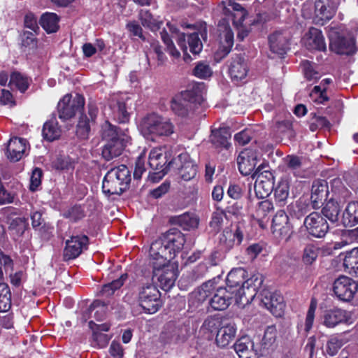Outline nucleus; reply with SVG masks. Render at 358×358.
Here are the masks:
<instances>
[{
	"label": "nucleus",
	"mask_w": 358,
	"mask_h": 358,
	"mask_svg": "<svg viewBox=\"0 0 358 358\" xmlns=\"http://www.w3.org/2000/svg\"><path fill=\"white\" fill-rule=\"evenodd\" d=\"M206 87L203 83H196L175 95L171 101V109L180 117H186L191 115L197 106L204 101Z\"/></svg>",
	"instance_id": "f257e3e1"
},
{
	"label": "nucleus",
	"mask_w": 358,
	"mask_h": 358,
	"mask_svg": "<svg viewBox=\"0 0 358 358\" xmlns=\"http://www.w3.org/2000/svg\"><path fill=\"white\" fill-rule=\"evenodd\" d=\"M140 131L147 140L157 141L160 138L173 134L175 126L169 118L152 113L141 120Z\"/></svg>",
	"instance_id": "f03ea898"
},
{
	"label": "nucleus",
	"mask_w": 358,
	"mask_h": 358,
	"mask_svg": "<svg viewBox=\"0 0 358 358\" xmlns=\"http://www.w3.org/2000/svg\"><path fill=\"white\" fill-rule=\"evenodd\" d=\"M131 180V171L127 166L113 167L104 176L102 191L108 196L120 195L129 188Z\"/></svg>",
	"instance_id": "7ed1b4c3"
},
{
	"label": "nucleus",
	"mask_w": 358,
	"mask_h": 358,
	"mask_svg": "<svg viewBox=\"0 0 358 358\" xmlns=\"http://www.w3.org/2000/svg\"><path fill=\"white\" fill-rule=\"evenodd\" d=\"M214 289V282L208 281L194 293L195 298L199 302H203L212 296L208 301L211 308L215 310H224L231 304L234 294L225 287H219L213 293Z\"/></svg>",
	"instance_id": "20e7f679"
},
{
	"label": "nucleus",
	"mask_w": 358,
	"mask_h": 358,
	"mask_svg": "<svg viewBox=\"0 0 358 358\" xmlns=\"http://www.w3.org/2000/svg\"><path fill=\"white\" fill-rule=\"evenodd\" d=\"M329 48L338 55H352L356 52L355 40L352 34L344 31H333L329 36Z\"/></svg>",
	"instance_id": "39448f33"
},
{
	"label": "nucleus",
	"mask_w": 358,
	"mask_h": 358,
	"mask_svg": "<svg viewBox=\"0 0 358 358\" xmlns=\"http://www.w3.org/2000/svg\"><path fill=\"white\" fill-rule=\"evenodd\" d=\"M138 301L145 313H155L161 306L160 292L155 285L148 283L139 289Z\"/></svg>",
	"instance_id": "423d86ee"
},
{
	"label": "nucleus",
	"mask_w": 358,
	"mask_h": 358,
	"mask_svg": "<svg viewBox=\"0 0 358 358\" xmlns=\"http://www.w3.org/2000/svg\"><path fill=\"white\" fill-rule=\"evenodd\" d=\"M84 105L85 99L82 95L76 94L72 97L71 94H66L57 104L59 118L63 121L72 118L83 109Z\"/></svg>",
	"instance_id": "0eeeda50"
},
{
	"label": "nucleus",
	"mask_w": 358,
	"mask_h": 358,
	"mask_svg": "<svg viewBox=\"0 0 358 358\" xmlns=\"http://www.w3.org/2000/svg\"><path fill=\"white\" fill-rule=\"evenodd\" d=\"M262 164L256 169L252 174V178H256L254 188L258 198L267 197L273 190L274 177L273 173L268 171H262Z\"/></svg>",
	"instance_id": "6e6552de"
},
{
	"label": "nucleus",
	"mask_w": 358,
	"mask_h": 358,
	"mask_svg": "<svg viewBox=\"0 0 358 358\" xmlns=\"http://www.w3.org/2000/svg\"><path fill=\"white\" fill-rule=\"evenodd\" d=\"M173 259V255L169 250L162 238L159 237L151 243L150 248V264L153 266H164L171 259Z\"/></svg>",
	"instance_id": "1a4fd4ad"
},
{
	"label": "nucleus",
	"mask_w": 358,
	"mask_h": 358,
	"mask_svg": "<svg viewBox=\"0 0 358 358\" xmlns=\"http://www.w3.org/2000/svg\"><path fill=\"white\" fill-rule=\"evenodd\" d=\"M358 289V285L352 278L341 275L334 282L333 291L336 297L343 301H351Z\"/></svg>",
	"instance_id": "9d476101"
},
{
	"label": "nucleus",
	"mask_w": 358,
	"mask_h": 358,
	"mask_svg": "<svg viewBox=\"0 0 358 358\" xmlns=\"http://www.w3.org/2000/svg\"><path fill=\"white\" fill-rule=\"evenodd\" d=\"M247 272L242 268L231 270L227 277V289L231 290L237 299L242 300L245 296V277Z\"/></svg>",
	"instance_id": "9b49d317"
},
{
	"label": "nucleus",
	"mask_w": 358,
	"mask_h": 358,
	"mask_svg": "<svg viewBox=\"0 0 358 358\" xmlns=\"http://www.w3.org/2000/svg\"><path fill=\"white\" fill-rule=\"evenodd\" d=\"M303 224L308 233L315 238H323L329 227L326 219L320 213L313 212L304 220Z\"/></svg>",
	"instance_id": "f8f14e48"
},
{
	"label": "nucleus",
	"mask_w": 358,
	"mask_h": 358,
	"mask_svg": "<svg viewBox=\"0 0 358 358\" xmlns=\"http://www.w3.org/2000/svg\"><path fill=\"white\" fill-rule=\"evenodd\" d=\"M152 280L157 281L160 287L168 291L173 287L177 278L176 271L171 265L166 264L164 266H153Z\"/></svg>",
	"instance_id": "ddd939ff"
},
{
	"label": "nucleus",
	"mask_w": 358,
	"mask_h": 358,
	"mask_svg": "<svg viewBox=\"0 0 358 358\" xmlns=\"http://www.w3.org/2000/svg\"><path fill=\"white\" fill-rule=\"evenodd\" d=\"M172 161L168 162L167 155L162 149H153L149 154L148 164L155 171V178L161 179L168 172Z\"/></svg>",
	"instance_id": "4468645a"
},
{
	"label": "nucleus",
	"mask_w": 358,
	"mask_h": 358,
	"mask_svg": "<svg viewBox=\"0 0 358 358\" xmlns=\"http://www.w3.org/2000/svg\"><path fill=\"white\" fill-rule=\"evenodd\" d=\"M272 234L278 240L287 241L292 233V227L289 222V217L284 210L276 213L272 220Z\"/></svg>",
	"instance_id": "2eb2a0df"
},
{
	"label": "nucleus",
	"mask_w": 358,
	"mask_h": 358,
	"mask_svg": "<svg viewBox=\"0 0 358 358\" xmlns=\"http://www.w3.org/2000/svg\"><path fill=\"white\" fill-rule=\"evenodd\" d=\"M89 238L85 235L73 236L66 241L64 250L65 260L73 259L78 257L85 250L87 249Z\"/></svg>",
	"instance_id": "dca6fc26"
},
{
	"label": "nucleus",
	"mask_w": 358,
	"mask_h": 358,
	"mask_svg": "<svg viewBox=\"0 0 358 358\" xmlns=\"http://www.w3.org/2000/svg\"><path fill=\"white\" fill-rule=\"evenodd\" d=\"M258 162V154L252 149H245L237 157V164L240 173L243 176L253 174Z\"/></svg>",
	"instance_id": "f3484780"
},
{
	"label": "nucleus",
	"mask_w": 358,
	"mask_h": 358,
	"mask_svg": "<svg viewBox=\"0 0 358 358\" xmlns=\"http://www.w3.org/2000/svg\"><path fill=\"white\" fill-rule=\"evenodd\" d=\"M322 319V323L326 327L334 328L341 324L350 322L351 314L343 309L334 308L324 311Z\"/></svg>",
	"instance_id": "a211bd4d"
},
{
	"label": "nucleus",
	"mask_w": 358,
	"mask_h": 358,
	"mask_svg": "<svg viewBox=\"0 0 358 358\" xmlns=\"http://www.w3.org/2000/svg\"><path fill=\"white\" fill-rule=\"evenodd\" d=\"M129 139V137L127 134H122L117 138L106 141L102 150L103 157L109 161L120 156L124 150Z\"/></svg>",
	"instance_id": "6ab92c4d"
},
{
	"label": "nucleus",
	"mask_w": 358,
	"mask_h": 358,
	"mask_svg": "<svg viewBox=\"0 0 358 358\" xmlns=\"http://www.w3.org/2000/svg\"><path fill=\"white\" fill-rule=\"evenodd\" d=\"M236 330V324L233 320L224 319L217 332L215 342L217 346L225 348L229 345L235 338Z\"/></svg>",
	"instance_id": "aec40b11"
},
{
	"label": "nucleus",
	"mask_w": 358,
	"mask_h": 358,
	"mask_svg": "<svg viewBox=\"0 0 358 358\" xmlns=\"http://www.w3.org/2000/svg\"><path fill=\"white\" fill-rule=\"evenodd\" d=\"M169 250L176 257L184 246L186 241L185 235L176 229H171L162 236Z\"/></svg>",
	"instance_id": "412c9836"
},
{
	"label": "nucleus",
	"mask_w": 358,
	"mask_h": 358,
	"mask_svg": "<svg viewBox=\"0 0 358 358\" xmlns=\"http://www.w3.org/2000/svg\"><path fill=\"white\" fill-rule=\"evenodd\" d=\"M248 64L246 59L240 55L231 58L229 73L232 80L239 82L246 78L248 73Z\"/></svg>",
	"instance_id": "4be33fe9"
},
{
	"label": "nucleus",
	"mask_w": 358,
	"mask_h": 358,
	"mask_svg": "<svg viewBox=\"0 0 358 358\" xmlns=\"http://www.w3.org/2000/svg\"><path fill=\"white\" fill-rule=\"evenodd\" d=\"M27 148L26 139L19 137L12 138L7 146L6 155L11 162H17L25 155Z\"/></svg>",
	"instance_id": "5701e85b"
},
{
	"label": "nucleus",
	"mask_w": 358,
	"mask_h": 358,
	"mask_svg": "<svg viewBox=\"0 0 358 358\" xmlns=\"http://www.w3.org/2000/svg\"><path fill=\"white\" fill-rule=\"evenodd\" d=\"M338 6L336 0H316L315 3V17L318 21L329 20L334 16Z\"/></svg>",
	"instance_id": "b1692460"
},
{
	"label": "nucleus",
	"mask_w": 358,
	"mask_h": 358,
	"mask_svg": "<svg viewBox=\"0 0 358 358\" xmlns=\"http://www.w3.org/2000/svg\"><path fill=\"white\" fill-rule=\"evenodd\" d=\"M264 306L276 317H281L284 313L285 303L283 296L278 293H268L262 299Z\"/></svg>",
	"instance_id": "393cba45"
},
{
	"label": "nucleus",
	"mask_w": 358,
	"mask_h": 358,
	"mask_svg": "<svg viewBox=\"0 0 358 358\" xmlns=\"http://www.w3.org/2000/svg\"><path fill=\"white\" fill-rule=\"evenodd\" d=\"M303 40L308 49L324 51L327 48L322 33L317 28H310Z\"/></svg>",
	"instance_id": "a878e982"
},
{
	"label": "nucleus",
	"mask_w": 358,
	"mask_h": 358,
	"mask_svg": "<svg viewBox=\"0 0 358 358\" xmlns=\"http://www.w3.org/2000/svg\"><path fill=\"white\" fill-rule=\"evenodd\" d=\"M328 194L327 183L325 180H315L312 185L310 201L314 209L322 206Z\"/></svg>",
	"instance_id": "bb28decb"
},
{
	"label": "nucleus",
	"mask_w": 358,
	"mask_h": 358,
	"mask_svg": "<svg viewBox=\"0 0 358 358\" xmlns=\"http://www.w3.org/2000/svg\"><path fill=\"white\" fill-rule=\"evenodd\" d=\"M220 31V45L216 55L220 58L227 55L234 45V33L229 25H219Z\"/></svg>",
	"instance_id": "cd10ccee"
},
{
	"label": "nucleus",
	"mask_w": 358,
	"mask_h": 358,
	"mask_svg": "<svg viewBox=\"0 0 358 358\" xmlns=\"http://www.w3.org/2000/svg\"><path fill=\"white\" fill-rule=\"evenodd\" d=\"M289 37L285 32L275 31L268 37L271 50L279 55H283L289 49Z\"/></svg>",
	"instance_id": "c85d7f7f"
},
{
	"label": "nucleus",
	"mask_w": 358,
	"mask_h": 358,
	"mask_svg": "<svg viewBox=\"0 0 358 358\" xmlns=\"http://www.w3.org/2000/svg\"><path fill=\"white\" fill-rule=\"evenodd\" d=\"M178 160L181 163L179 168V174L181 178L188 181L195 177L196 174V166L190 159L187 153H182L178 155Z\"/></svg>",
	"instance_id": "c756f323"
},
{
	"label": "nucleus",
	"mask_w": 358,
	"mask_h": 358,
	"mask_svg": "<svg viewBox=\"0 0 358 358\" xmlns=\"http://www.w3.org/2000/svg\"><path fill=\"white\" fill-rule=\"evenodd\" d=\"M234 348L239 358H255L254 343L248 337H242L236 341Z\"/></svg>",
	"instance_id": "7c9ffc66"
},
{
	"label": "nucleus",
	"mask_w": 358,
	"mask_h": 358,
	"mask_svg": "<svg viewBox=\"0 0 358 358\" xmlns=\"http://www.w3.org/2000/svg\"><path fill=\"white\" fill-rule=\"evenodd\" d=\"M110 108L112 111L113 118L120 123H124L129 120V113L127 111V103L122 99H113Z\"/></svg>",
	"instance_id": "2f4dec72"
},
{
	"label": "nucleus",
	"mask_w": 358,
	"mask_h": 358,
	"mask_svg": "<svg viewBox=\"0 0 358 358\" xmlns=\"http://www.w3.org/2000/svg\"><path fill=\"white\" fill-rule=\"evenodd\" d=\"M231 134L229 128L223 127L218 130H214L210 135V141L216 148L228 149L231 144L229 140Z\"/></svg>",
	"instance_id": "473e14b6"
},
{
	"label": "nucleus",
	"mask_w": 358,
	"mask_h": 358,
	"mask_svg": "<svg viewBox=\"0 0 358 358\" xmlns=\"http://www.w3.org/2000/svg\"><path fill=\"white\" fill-rule=\"evenodd\" d=\"M341 222L344 227H353L358 224V202H350L343 213Z\"/></svg>",
	"instance_id": "72a5a7b5"
},
{
	"label": "nucleus",
	"mask_w": 358,
	"mask_h": 358,
	"mask_svg": "<svg viewBox=\"0 0 358 358\" xmlns=\"http://www.w3.org/2000/svg\"><path fill=\"white\" fill-rule=\"evenodd\" d=\"M343 266L345 271L350 275L358 277V248L346 252Z\"/></svg>",
	"instance_id": "f704fd0d"
},
{
	"label": "nucleus",
	"mask_w": 358,
	"mask_h": 358,
	"mask_svg": "<svg viewBox=\"0 0 358 358\" xmlns=\"http://www.w3.org/2000/svg\"><path fill=\"white\" fill-rule=\"evenodd\" d=\"M274 202L279 207L285 206L287 203L289 195V184L287 180L280 181L273 189Z\"/></svg>",
	"instance_id": "c9c22d12"
},
{
	"label": "nucleus",
	"mask_w": 358,
	"mask_h": 358,
	"mask_svg": "<svg viewBox=\"0 0 358 358\" xmlns=\"http://www.w3.org/2000/svg\"><path fill=\"white\" fill-rule=\"evenodd\" d=\"M243 238L242 231L239 228H237L234 232L227 231L220 240L226 250H229L234 246L241 245Z\"/></svg>",
	"instance_id": "e433bc0d"
},
{
	"label": "nucleus",
	"mask_w": 358,
	"mask_h": 358,
	"mask_svg": "<svg viewBox=\"0 0 358 358\" xmlns=\"http://www.w3.org/2000/svg\"><path fill=\"white\" fill-rule=\"evenodd\" d=\"M42 132L44 138L49 141H52L60 136L61 129L58 126L55 117L50 119L44 124Z\"/></svg>",
	"instance_id": "4c0bfd02"
},
{
	"label": "nucleus",
	"mask_w": 358,
	"mask_h": 358,
	"mask_svg": "<svg viewBox=\"0 0 358 358\" xmlns=\"http://www.w3.org/2000/svg\"><path fill=\"white\" fill-rule=\"evenodd\" d=\"M100 135L103 140L108 141L119 138L124 132L119 131L116 126L111 124L108 120H106L101 127Z\"/></svg>",
	"instance_id": "58836bf2"
},
{
	"label": "nucleus",
	"mask_w": 358,
	"mask_h": 358,
	"mask_svg": "<svg viewBox=\"0 0 358 358\" xmlns=\"http://www.w3.org/2000/svg\"><path fill=\"white\" fill-rule=\"evenodd\" d=\"M59 18L55 13H46L43 14L40 20L41 27L48 33L56 32L59 28Z\"/></svg>",
	"instance_id": "ea45409f"
},
{
	"label": "nucleus",
	"mask_w": 358,
	"mask_h": 358,
	"mask_svg": "<svg viewBox=\"0 0 358 358\" xmlns=\"http://www.w3.org/2000/svg\"><path fill=\"white\" fill-rule=\"evenodd\" d=\"M138 19L144 27L148 28L151 31L159 29L162 24L161 22L154 18L153 15L148 10L141 9L138 14Z\"/></svg>",
	"instance_id": "a19ab883"
},
{
	"label": "nucleus",
	"mask_w": 358,
	"mask_h": 358,
	"mask_svg": "<svg viewBox=\"0 0 358 358\" xmlns=\"http://www.w3.org/2000/svg\"><path fill=\"white\" fill-rule=\"evenodd\" d=\"M340 212L341 208L338 203L332 200L328 201L322 210L323 216L332 223H337L338 222Z\"/></svg>",
	"instance_id": "79ce46f5"
},
{
	"label": "nucleus",
	"mask_w": 358,
	"mask_h": 358,
	"mask_svg": "<svg viewBox=\"0 0 358 358\" xmlns=\"http://www.w3.org/2000/svg\"><path fill=\"white\" fill-rule=\"evenodd\" d=\"M173 221L185 230L195 228L199 224L198 219L194 215L188 213L175 217Z\"/></svg>",
	"instance_id": "37998d69"
},
{
	"label": "nucleus",
	"mask_w": 358,
	"mask_h": 358,
	"mask_svg": "<svg viewBox=\"0 0 358 358\" xmlns=\"http://www.w3.org/2000/svg\"><path fill=\"white\" fill-rule=\"evenodd\" d=\"M127 274L124 273L121 275V276L113 280L111 282L104 285L101 290L100 291V294L103 296H110L114 294L115 290L120 289L124 283L125 280L127 279Z\"/></svg>",
	"instance_id": "c03bdc74"
},
{
	"label": "nucleus",
	"mask_w": 358,
	"mask_h": 358,
	"mask_svg": "<svg viewBox=\"0 0 358 358\" xmlns=\"http://www.w3.org/2000/svg\"><path fill=\"white\" fill-rule=\"evenodd\" d=\"M27 225V218L18 217L11 220L8 229L15 238H19L24 233Z\"/></svg>",
	"instance_id": "a18cd8bd"
},
{
	"label": "nucleus",
	"mask_w": 358,
	"mask_h": 358,
	"mask_svg": "<svg viewBox=\"0 0 358 358\" xmlns=\"http://www.w3.org/2000/svg\"><path fill=\"white\" fill-rule=\"evenodd\" d=\"M9 85H15L21 92H24L29 87V78L20 72H13L10 75Z\"/></svg>",
	"instance_id": "49530a36"
},
{
	"label": "nucleus",
	"mask_w": 358,
	"mask_h": 358,
	"mask_svg": "<svg viewBox=\"0 0 358 358\" xmlns=\"http://www.w3.org/2000/svg\"><path fill=\"white\" fill-rule=\"evenodd\" d=\"M219 317H208L203 322L201 327V331L203 333H213L218 329L222 325L223 320Z\"/></svg>",
	"instance_id": "de8ad7c7"
},
{
	"label": "nucleus",
	"mask_w": 358,
	"mask_h": 358,
	"mask_svg": "<svg viewBox=\"0 0 358 358\" xmlns=\"http://www.w3.org/2000/svg\"><path fill=\"white\" fill-rule=\"evenodd\" d=\"M88 311L90 315L94 313V317L97 321H101L106 316L107 306L100 300H95L89 307Z\"/></svg>",
	"instance_id": "09e8293b"
},
{
	"label": "nucleus",
	"mask_w": 358,
	"mask_h": 358,
	"mask_svg": "<svg viewBox=\"0 0 358 358\" xmlns=\"http://www.w3.org/2000/svg\"><path fill=\"white\" fill-rule=\"evenodd\" d=\"M11 295L9 287L5 283H0V312H6L11 305Z\"/></svg>",
	"instance_id": "8fccbe9b"
},
{
	"label": "nucleus",
	"mask_w": 358,
	"mask_h": 358,
	"mask_svg": "<svg viewBox=\"0 0 358 358\" xmlns=\"http://www.w3.org/2000/svg\"><path fill=\"white\" fill-rule=\"evenodd\" d=\"M245 290L249 292L250 297L252 298L255 295L257 289L261 287L263 280L261 275L257 273L245 280Z\"/></svg>",
	"instance_id": "3c124183"
},
{
	"label": "nucleus",
	"mask_w": 358,
	"mask_h": 358,
	"mask_svg": "<svg viewBox=\"0 0 358 358\" xmlns=\"http://www.w3.org/2000/svg\"><path fill=\"white\" fill-rule=\"evenodd\" d=\"M89 326L90 329L93 331V336L95 340H98L99 338L103 340L104 341V344L106 345L108 343V336L106 334H101V331H108L110 329V325L107 323H103L101 324H96L93 321H90L89 322Z\"/></svg>",
	"instance_id": "603ef678"
},
{
	"label": "nucleus",
	"mask_w": 358,
	"mask_h": 358,
	"mask_svg": "<svg viewBox=\"0 0 358 358\" xmlns=\"http://www.w3.org/2000/svg\"><path fill=\"white\" fill-rule=\"evenodd\" d=\"M90 131V120L86 115H81L76 127V135L83 139L87 138Z\"/></svg>",
	"instance_id": "864d4df0"
},
{
	"label": "nucleus",
	"mask_w": 358,
	"mask_h": 358,
	"mask_svg": "<svg viewBox=\"0 0 358 358\" xmlns=\"http://www.w3.org/2000/svg\"><path fill=\"white\" fill-rule=\"evenodd\" d=\"M277 330L275 326H268L265 331L262 341V344L264 348H269L275 342Z\"/></svg>",
	"instance_id": "5fc2aeb1"
},
{
	"label": "nucleus",
	"mask_w": 358,
	"mask_h": 358,
	"mask_svg": "<svg viewBox=\"0 0 358 358\" xmlns=\"http://www.w3.org/2000/svg\"><path fill=\"white\" fill-rule=\"evenodd\" d=\"M192 73L199 78L206 79L212 75V70L207 63L199 62L194 68Z\"/></svg>",
	"instance_id": "6e6d98bb"
},
{
	"label": "nucleus",
	"mask_w": 358,
	"mask_h": 358,
	"mask_svg": "<svg viewBox=\"0 0 358 358\" xmlns=\"http://www.w3.org/2000/svg\"><path fill=\"white\" fill-rule=\"evenodd\" d=\"M189 51L194 54H199L203 48L202 43L197 33H193L187 36Z\"/></svg>",
	"instance_id": "4d7b16f0"
},
{
	"label": "nucleus",
	"mask_w": 358,
	"mask_h": 358,
	"mask_svg": "<svg viewBox=\"0 0 358 358\" xmlns=\"http://www.w3.org/2000/svg\"><path fill=\"white\" fill-rule=\"evenodd\" d=\"M318 255V249L313 245H308L303 250V254L302 257L303 262L304 264L310 265L312 264Z\"/></svg>",
	"instance_id": "13d9d810"
},
{
	"label": "nucleus",
	"mask_w": 358,
	"mask_h": 358,
	"mask_svg": "<svg viewBox=\"0 0 358 358\" xmlns=\"http://www.w3.org/2000/svg\"><path fill=\"white\" fill-rule=\"evenodd\" d=\"M126 29L130 34V36L137 37L142 41H146V36L143 34V30L141 25L136 21H129L126 24Z\"/></svg>",
	"instance_id": "bf43d9fd"
},
{
	"label": "nucleus",
	"mask_w": 358,
	"mask_h": 358,
	"mask_svg": "<svg viewBox=\"0 0 358 358\" xmlns=\"http://www.w3.org/2000/svg\"><path fill=\"white\" fill-rule=\"evenodd\" d=\"M343 345V343L341 339L337 337H331L327 343L326 352L329 355L334 356L338 353Z\"/></svg>",
	"instance_id": "052dcab7"
},
{
	"label": "nucleus",
	"mask_w": 358,
	"mask_h": 358,
	"mask_svg": "<svg viewBox=\"0 0 358 358\" xmlns=\"http://www.w3.org/2000/svg\"><path fill=\"white\" fill-rule=\"evenodd\" d=\"M84 209L80 206H74L64 213V217L76 222L85 217Z\"/></svg>",
	"instance_id": "680f3d73"
},
{
	"label": "nucleus",
	"mask_w": 358,
	"mask_h": 358,
	"mask_svg": "<svg viewBox=\"0 0 358 358\" xmlns=\"http://www.w3.org/2000/svg\"><path fill=\"white\" fill-rule=\"evenodd\" d=\"M43 171L39 168H35L31 173L30 178V190L36 191L41 184V178Z\"/></svg>",
	"instance_id": "e2e57ef3"
},
{
	"label": "nucleus",
	"mask_w": 358,
	"mask_h": 358,
	"mask_svg": "<svg viewBox=\"0 0 358 358\" xmlns=\"http://www.w3.org/2000/svg\"><path fill=\"white\" fill-rule=\"evenodd\" d=\"M73 161L68 156H61L58 157L55 162V166L57 169L69 170L73 169Z\"/></svg>",
	"instance_id": "0e129e2a"
},
{
	"label": "nucleus",
	"mask_w": 358,
	"mask_h": 358,
	"mask_svg": "<svg viewBox=\"0 0 358 358\" xmlns=\"http://www.w3.org/2000/svg\"><path fill=\"white\" fill-rule=\"evenodd\" d=\"M273 208V205L271 201L269 200L262 201L259 203V206L257 208V215L260 217H264Z\"/></svg>",
	"instance_id": "69168bd1"
},
{
	"label": "nucleus",
	"mask_w": 358,
	"mask_h": 358,
	"mask_svg": "<svg viewBox=\"0 0 358 358\" xmlns=\"http://www.w3.org/2000/svg\"><path fill=\"white\" fill-rule=\"evenodd\" d=\"M252 138V131L250 129H245L234 136V140L240 145H244L249 143Z\"/></svg>",
	"instance_id": "338daca9"
},
{
	"label": "nucleus",
	"mask_w": 358,
	"mask_h": 358,
	"mask_svg": "<svg viewBox=\"0 0 358 358\" xmlns=\"http://www.w3.org/2000/svg\"><path fill=\"white\" fill-rule=\"evenodd\" d=\"M303 71L306 78L309 81H315L320 77V73L308 62L303 64Z\"/></svg>",
	"instance_id": "774afa93"
}]
</instances>
